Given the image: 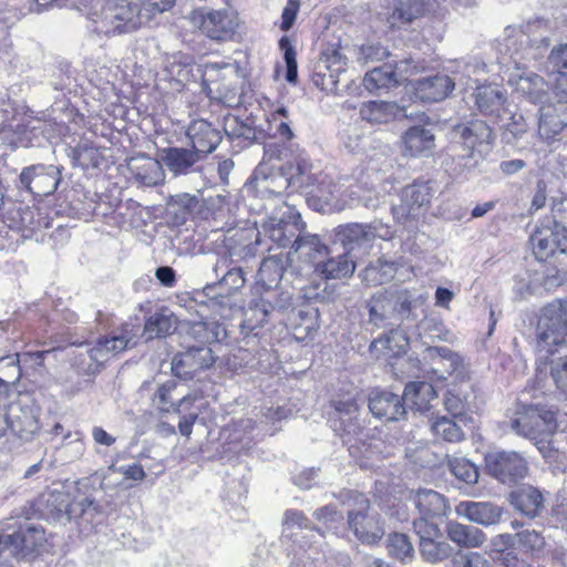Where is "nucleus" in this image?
Here are the masks:
<instances>
[{
    "label": "nucleus",
    "instance_id": "1",
    "mask_svg": "<svg viewBox=\"0 0 567 567\" xmlns=\"http://www.w3.org/2000/svg\"><path fill=\"white\" fill-rule=\"evenodd\" d=\"M567 425V414L554 406L518 401L509 416L511 429L534 442L544 457H551L556 449L551 437Z\"/></svg>",
    "mask_w": 567,
    "mask_h": 567
},
{
    "label": "nucleus",
    "instance_id": "2",
    "mask_svg": "<svg viewBox=\"0 0 567 567\" xmlns=\"http://www.w3.org/2000/svg\"><path fill=\"white\" fill-rule=\"evenodd\" d=\"M451 134L450 151L456 162L457 174L474 169L491 151L493 132L484 121L474 120L455 125Z\"/></svg>",
    "mask_w": 567,
    "mask_h": 567
},
{
    "label": "nucleus",
    "instance_id": "3",
    "mask_svg": "<svg viewBox=\"0 0 567 567\" xmlns=\"http://www.w3.org/2000/svg\"><path fill=\"white\" fill-rule=\"evenodd\" d=\"M87 25L96 34L114 35L136 30L142 24L141 9L126 0L107 2L89 12Z\"/></svg>",
    "mask_w": 567,
    "mask_h": 567
},
{
    "label": "nucleus",
    "instance_id": "4",
    "mask_svg": "<svg viewBox=\"0 0 567 567\" xmlns=\"http://www.w3.org/2000/svg\"><path fill=\"white\" fill-rule=\"evenodd\" d=\"M370 322L378 328L400 327L412 318V295L406 289L383 290L369 301Z\"/></svg>",
    "mask_w": 567,
    "mask_h": 567
},
{
    "label": "nucleus",
    "instance_id": "5",
    "mask_svg": "<svg viewBox=\"0 0 567 567\" xmlns=\"http://www.w3.org/2000/svg\"><path fill=\"white\" fill-rule=\"evenodd\" d=\"M377 237L382 239L391 237L389 228L381 221L350 223L336 228V239L343 246L344 252L354 260L370 252Z\"/></svg>",
    "mask_w": 567,
    "mask_h": 567
},
{
    "label": "nucleus",
    "instance_id": "6",
    "mask_svg": "<svg viewBox=\"0 0 567 567\" xmlns=\"http://www.w3.org/2000/svg\"><path fill=\"white\" fill-rule=\"evenodd\" d=\"M567 337V301L554 300L542 310L537 324L538 347L554 352L553 347L560 346Z\"/></svg>",
    "mask_w": 567,
    "mask_h": 567
},
{
    "label": "nucleus",
    "instance_id": "7",
    "mask_svg": "<svg viewBox=\"0 0 567 567\" xmlns=\"http://www.w3.org/2000/svg\"><path fill=\"white\" fill-rule=\"evenodd\" d=\"M486 472L508 486L518 485L528 473L525 457L516 451L495 450L485 455Z\"/></svg>",
    "mask_w": 567,
    "mask_h": 567
},
{
    "label": "nucleus",
    "instance_id": "8",
    "mask_svg": "<svg viewBox=\"0 0 567 567\" xmlns=\"http://www.w3.org/2000/svg\"><path fill=\"white\" fill-rule=\"evenodd\" d=\"M190 21L204 35L218 42L231 40L238 28L237 14L230 9L194 10Z\"/></svg>",
    "mask_w": 567,
    "mask_h": 567
},
{
    "label": "nucleus",
    "instance_id": "9",
    "mask_svg": "<svg viewBox=\"0 0 567 567\" xmlns=\"http://www.w3.org/2000/svg\"><path fill=\"white\" fill-rule=\"evenodd\" d=\"M265 234L279 247H292L295 241L306 233L301 215L292 207L286 206L282 214L272 216L264 225Z\"/></svg>",
    "mask_w": 567,
    "mask_h": 567
},
{
    "label": "nucleus",
    "instance_id": "10",
    "mask_svg": "<svg viewBox=\"0 0 567 567\" xmlns=\"http://www.w3.org/2000/svg\"><path fill=\"white\" fill-rule=\"evenodd\" d=\"M421 70H423V65L420 62H415L412 58L403 59L396 61L394 65L374 68L365 74L363 84L369 91L388 89L405 81L410 75L416 74Z\"/></svg>",
    "mask_w": 567,
    "mask_h": 567
},
{
    "label": "nucleus",
    "instance_id": "11",
    "mask_svg": "<svg viewBox=\"0 0 567 567\" xmlns=\"http://www.w3.org/2000/svg\"><path fill=\"white\" fill-rule=\"evenodd\" d=\"M433 196L429 182H415L401 192V202L393 206L394 217L403 223L423 215Z\"/></svg>",
    "mask_w": 567,
    "mask_h": 567
},
{
    "label": "nucleus",
    "instance_id": "12",
    "mask_svg": "<svg viewBox=\"0 0 567 567\" xmlns=\"http://www.w3.org/2000/svg\"><path fill=\"white\" fill-rule=\"evenodd\" d=\"M533 252L537 260L567 257V230L563 226L542 227L530 237Z\"/></svg>",
    "mask_w": 567,
    "mask_h": 567
},
{
    "label": "nucleus",
    "instance_id": "13",
    "mask_svg": "<svg viewBox=\"0 0 567 567\" xmlns=\"http://www.w3.org/2000/svg\"><path fill=\"white\" fill-rule=\"evenodd\" d=\"M333 413L329 421L334 432L339 433L341 439L363 434V425L360 421V409L355 398L333 399L331 401Z\"/></svg>",
    "mask_w": 567,
    "mask_h": 567
},
{
    "label": "nucleus",
    "instance_id": "14",
    "mask_svg": "<svg viewBox=\"0 0 567 567\" xmlns=\"http://www.w3.org/2000/svg\"><path fill=\"white\" fill-rule=\"evenodd\" d=\"M215 362L213 351L207 346H189L177 353L172 361V371L179 379H193L204 369L210 368Z\"/></svg>",
    "mask_w": 567,
    "mask_h": 567
},
{
    "label": "nucleus",
    "instance_id": "15",
    "mask_svg": "<svg viewBox=\"0 0 567 567\" xmlns=\"http://www.w3.org/2000/svg\"><path fill=\"white\" fill-rule=\"evenodd\" d=\"M137 333L138 327L125 323L121 327L120 331L115 332L113 336L100 338L86 352L93 362L102 364L109 360L110 357L124 351L130 346H134V338Z\"/></svg>",
    "mask_w": 567,
    "mask_h": 567
},
{
    "label": "nucleus",
    "instance_id": "16",
    "mask_svg": "<svg viewBox=\"0 0 567 567\" xmlns=\"http://www.w3.org/2000/svg\"><path fill=\"white\" fill-rule=\"evenodd\" d=\"M61 181V172L54 165H31L24 167L20 174L21 185L30 193L48 196L54 193Z\"/></svg>",
    "mask_w": 567,
    "mask_h": 567
},
{
    "label": "nucleus",
    "instance_id": "17",
    "mask_svg": "<svg viewBox=\"0 0 567 567\" xmlns=\"http://www.w3.org/2000/svg\"><path fill=\"white\" fill-rule=\"evenodd\" d=\"M423 360L430 365L431 372L440 380L455 374H465L462 357L447 347H429L423 352Z\"/></svg>",
    "mask_w": 567,
    "mask_h": 567
},
{
    "label": "nucleus",
    "instance_id": "18",
    "mask_svg": "<svg viewBox=\"0 0 567 567\" xmlns=\"http://www.w3.org/2000/svg\"><path fill=\"white\" fill-rule=\"evenodd\" d=\"M12 533H9L11 551L28 556L35 553L45 543V533L42 526L28 520H13Z\"/></svg>",
    "mask_w": 567,
    "mask_h": 567
},
{
    "label": "nucleus",
    "instance_id": "19",
    "mask_svg": "<svg viewBox=\"0 0 567 567\" xmlns=\"http://www.w3.org/2000/svg\"><path fill=\"white\" fill-rule=\"evenodd\" d=\"M289 186H291L290 178L284 168L274 172L266 164H259L246 183V188L254 190L260 197L280 196Z\"/></svg>",
    "mask_w": 567,
    "mask_h": 567
},
{
    "label": "nucleus",
    "instance_id": "20",
    "mask_svg": "<svg viewBox=\"0 0 567 567\" xmlns=\"http://www.w3.org/2000/svg\"><path fill=\"white\" fill-rule=\"evenodd\" d=\"M342 441L348 446L350 455L358 462L361 468H373L382 458L381 447L383 443L380 440H370L364 427L363 434L350 435Z\"/></svg>",
    "mask_w": 567,
    "mask_h": 567
},
{
    "label": "nucleus",
    "instance_id": "21",
    "mask_svg": "<svg viewBox=\"0 0 567 567\" xmlns=\"http://www.w3.org/2000/svg\"><path fill=\"white\" fill-rule=\"evenodd\" d=\"M466 101L484 116L499 117L505 110L506 95L497 85L483 84L476 85Z\"/></svg>",
    "mask_w": 567,
    "mask_h": 567
},
{
    "label": "nucleus",
    "instance_id": "22",
    "mask_svg": "<svg viewBox=\"0 0 567 567\" xmlns=\"http://www.w3.org/2000/svg\"><path fill=\"white\" fill-rule=\"evenodd\" d=\"M504 54H507L517 69L525 66V62L536 59L530 47V38L523 27H508L505 29L503 40Z\"/></svg>",
    "mask_w": 567,
    "mask_h": 567
},
{
    "label": "nucleus",
    "instance_id": "23",
    "mask_svg": "<svg viewBox=\"0 0 567 567\" xmlns=\"http://www.w3.org/2000/svg\"><path fill=\"white\" fill-rule=\"evenodd\" d=\"M218 279L217 282L207 285L205 287L206 295L209 296L218 288L219 291L216 296L226 297L233 295L245 284L243 270L237 267H229V259L227 257L217 258L213 268Z\"/></svg>",
    "mask_w": 567,
    "mask_h": 567
},
{
    "label": "nucleus",
    "instance_id": "24",
    "mask_svg": "<svg viewBox=\"0 0 567 567\" xmlns=\"http://www.w3.org/2000/svg\"><path fill=\"white\" fill-rule=\"evenodd\" d=\"M329 248L323 244L318 235L305 233L302 237H299L292 245L291 250L288 252L287 259L290 261L296 258L311 267L313 270L320 262H323L322 258L327 255Z\"/></svg>",
    "mask_w": 567,
    "mask_h": 567
},
{
    "label": "nucleus",
    "instance_id": "25",
    "mask_svg": "<svg viewBox=\"0 0 567 567\" xmlns=\"http://www.w3.org/2000/svg\"><path fill=\"white\" fill-rule=\"evenodd\" d=\"M567 126V101L543 104L539 109L538 133L542 138L550 140Z\"/></svg>",
    "mask_w": 567,
    "mask_h": 567
},
{
    "label": "nucleus",
    "instance_id": "26",
    "mask_svg": "<svg viewBox=\"0 0 567 567\" xmlns=\"http://www.w3.org/2000/svg\"><path fill=\"white\" fill-rule=\"evenodd\" d=\"M186 135L192 143V148L199 153L202 158L215 151L221 141L219 130L213 127L205 120L193 121L187 128Z\"/></svg>",
    "mask_w": 567,
    "mask_h": 567
},
{
    "label": "nucleus",
    "instance_id": "27",
    "mask_svg": "<svg viewBox=\"0 0 567 567\" xmlns=\"http://www.w3.org/2000/svg\"><path fill=\"white\" fill-rule=\"evenodd\" d=\"M349 526L357 538L365 544H374L384 535L378 514L370 513L369 508L349 513Z\"/></svg>",
    "mask_w": 567,
    "mask_h": 567
},
{
    "label": "nucleus",
    "instance_id": "28",
    "mask_svg": "<svg viewBox=\"0 0 567 567\" xmlns=\"http://www.w3.org/2000/svg\"><path fill=\"white\" fill-rule=\"evenodd\" d=\"M128 169L134 179L146 187L157 186L165 179L163 163L145 154L132 157Z\"/></svg>",
    "mask_w": 567,
    "mask_h": 567
},
{
    "label": "nucleus",
    "instance_id": "29",
    "mask_svg": "<svg viewBox=\"0 0 567 567\" xmlns=\"http://www.w3.org/2000/svg\"><path fill=\"white\" fill-rule=\"evenodd\" d=\"M455 87V81L446 74H435L414 82V94L423 102H439L447 97Z\"/></svg>",
    "mask_w": 567,
    "mask_h": 567
},
{
    "label": "nucleus",
    "instance_id": "30",
    "mask_svg": "<svg viewBox=\"0 0 567 567\" xmlns=\"http://www.w3.org/2000/svg\"><path fill=\"white\" fill-rule=\"evenodd\" d=\"M369 410L378 419L398 421L405 414L403 395L386 391L373 393L369 400Z\"/></svg>",
    "mask_w": 567,
    "mask_h": 567
},
{
    "label": "nucleus",
    "instance_id": "31",
    "mask_svg": "<svg viewBox=\"0 0 567 567\" xmlns=\"http://www.w3.org/2000/svg\"><path fill=\"white\" fill-rule=\"evenodd\" d=\"M456 513L475 524L491 526L499 523L503 509L492 502H462Z\"/></svg>",
    "mask_w": 567,
    "mask_h": 567
},
{
    "label": "nucleus",
    "instance_id": "32",
    "mask_svg": "<svg viewBox=\"0 0 567 567\" xmlns=\"http://www.w3.org/2000/svg\"><path fill=\"white\" fill-rule=\"evenodd\" d=\"M202 159L193 148L166 147L162 151V163L177 175H187L196 171L195 165Z\"/></svg>",
    "mask_w": 567,
    "mask_h": 567
},
{
    "label": "nucleus",
    "instance_id": "33",
    "mask_svg": "<svg viewBox=\"0 0 567 567\" xmlns=\"http://www.w3.org/2000/svg\"><path fill=\"white\" fill-rule=\"evenodd\" d=\"M347 58L340 50L333 49L322 54L318 63V75L321 76L322 89L333 91L337 89L339 76L346 72Z\"/></svg>",
    "mask_w": 567,
    "mask_h": 567
},
{
    "label": "nucleus",
    "instance_id": "34",
    "mask_svg": "<svg viewBox=\"0 0 567 567\" xmlns=\"http://www.w3.org/2000/svg\"><path fill=\"white\" fill-rule=\"evenodd\" d=\"M322 259L323 262H320L313 272L326 280L342 279L350 277L354 272L355 260L346 252L331 256L330 250H328Z\"/></svg>",
    "mask_w": 567,
    "mask_h": 567
},
{
    "label": "nucleus",
    "instance_id": "35",
    "mask_svg": "<svg viewBox=\"0 0 567 567\" xmlns=\"http://www.w3.org/2000/svg\"><path fill=\"white\" fill-rule=\"evenodd\" d=\"M282 168L290 178V185L299 189H309L317 183V177L312 173V165L305 153L296 155Z\"/></svg>",
    "mask_w": 567,
    "mask_h": 567
},
{
    "label": "nucleus",
    "instance_id": "36",
    "mask_svg": "<svg viewBox=\"0 0 567 567\" xmlns=\"http://www.w3.org/2000/svg\"><path fill=\"white\" fill-rule=\"evenodd\" d=\"M287 256L275 255L265 258L258 270V281L267 289L277 288L282 279H287L292 271L285 267Z\"/></svg>",
    "mask_w": 567,
    "mask_h": 567
},
{
    "label": "nucleus",
    "instance_id": "37",
    "mask_svg": "<svg viewBox=\"0 0 567 567\" xmlns=\"http://www.w3.org/2000/svg\"><path fill=\"white\" fill-rule=\"evenodd\" d=\"M402 143L403 154L415 157L431 152L434 146V135L429 128L412 126L403 134Z\"/></svg>",
    "mask_w": 567,
    "mask_h": 567
},
{
    "label": "nucleus",
    "instance_id": "38",
    "mask_svg": "<svg viewBox=\"0 0 567 567\" xmlns=\"http://www.w3.org/2000/svg\"><path fill=\"white\" fill-rule=\"evenodd\" d=\"M445 532L451 542L463 548H477L486 540V535L480 528L455 520L446 524Z\"/></svg>",
    "mask_w": 567,
    "mask_h": 567
},
{
    "label": "nucleus",
    "instance_id": "39",
    "mask_svg": "<svg viewBox=\"0 0 567 567\" xmlns=\"http://www.w3.org/2000/svg\"><path fill=\"white\" fill-rule=\"evenodd\" d=\"M176 329V316L168 308H162L146 319L143 331L147 339H154L166 338Z\"/></svg>",
    "mask_w": 567,
    "mask_h": 567
},
{
    "label": "nucleus",
    "instance_id": "40",
    "mask_svg": "<svg viewBox=\"0 0 567 567\" xmlns=\"http://www.w3.org/2000/svg\"><path fill=\"white\" fill-rule=\"evenodd\" d=\"M403 110L395 102L369 101L360 107V116L362 120L381 124L388 123L402 114Z\"/></svg>",
    "mask_w": 567,
    "mask_h": 567
},
{
    "label": "nucleus",
    "instance_id": "41",
    "mask_svg": "<svg viewBox=\"0 0 567 567\" xmlns=\"http://www.w3.org/2000/svg\"><path fill=\"white\" fill-rule=\"evenodd\" d=\"M436 398L434 386L425 381H413L405 385L403 392L404 406L417 411L426 410L432 400Z\"/></svg>",
    "mask_w": 567,
    "mask_h": 567
},
{
    "label": "nucleus",
    "instance_id": "42",
    "mask_svg": "<svg viewBox=\"0 0 567 567\" xmlns=\"http://www.w3.org/2000/svg\"><path fill=\"white\" fill-rule=\"evenodd\" d=\"M49 351L23 352L16 355H7L2 358V364L8 363L12 368L9 378L20 380L23 373L35 370L43 365L44 355Z\"/></svg>",
    "mask_w": 567,
    "mask_h": 567
},
{
    "label": "nucleus",
    "instance_id": "43",
    "mask_svg": "<svg viewBox=\"0 0 567 567\" xmlns=\"http://www.w3.org/2000/svg\"><path fill=\"white\" fill-rule=\"evenodd\" d=\"M167 206L169 213L174 215L175 221L184 224L188 217L198 212L200 207V199L196 195L181 193L171 196Z\"/></svg>",
    "mask_w": 567,
    "mask_h": 567
},
{
    "label": "nucleus",
    "instance_id": "44",
    "mask_svg": "<svg viewBox=\"0 0 567 567\" xmlns=\"http://www.w3.org/2000/svg\"><path fill=\"white\" fill-rule=\"evenodd\" d=\"M38 421L30 414L16 416L0 413V437L6 433L7 429H11L20 439L28 440L38 431Z\"/></svg>",
    "mask_w": 567,
    "mask_h": 567
},
{
    "label": "nucleus",
    "instance_id": "45",
    "mask_svg": "<svg viewBox=\"0 0 567 567\" xmlns=\"http://www.w3.org/2000/svg\"><path fill=\"white\" fill-rule=\"evenodd\" d=\"M229 75H234L231 64L208 62L204 64L202 71L203 85L209 90V92H213L212 86H215L216 92L223 93V91L226 90L225 81Z\"/></svg>",
    "mask_w": 567,
    "mask_h": 567
},
{
    "label": "nucleus",
    "instance_id": "46",
    "mask_svg": "<svg viewBox=\"0 0 567 567\" xmlns=\"http://www.w3.org/2000/svg\"><path fill=\"white\" fill-rule=\"evenodd\" d=\"M395 261L379 258L371 262L362 272L363 281L369 286H380L392 280L396 274Z\"/></svg>",
    "mask_w": 567,
    "mask_h": 567
},
{
    "label": "nucleus",
    "instance_id": "47",
    "mask_svg": "<svg viewBox=\"0 0 567 567\" xmlns=\"http://www.w3.org/2000/svg\"><path fill=\"white\" fill-rule=\"evenodd\" d=\"M548 85L545 80L536 73L519 75L516 81V90L526 95L533 103H544L547 96Z\"/></svg>",
    "mask_w": 567,
    "mask_h": 567
},
{
    "label": "nucleus",
    "instance_id": "48",
    "mask_svg": "<svg viewBox=\"0 0 567 567\" xmlns=\"http://www.w3.org/2000/svg\"><path fill=\"white\" fill-rule=\"evenodd\" d=\"M485 63L478 59H473L467 62L460 61L456 63L455 70H453L454 76L452 80L455 81V85L458 84L464 90L472 89L473 84L478 85V79H473V75L485 72Z\"/></svg>",
    "mask_w": 567,
    "mask_h": 567
},
{
    "label": "nucleus",
    "instance_id": "49",
    "mask_svg": "<svg viewBox=\"0 0 567 567\" xmlns=\"http://www.w3.org/2000/svg\"><path fill=\"white\" fill-rule=\"evenodd\" d=\"M176 389V383L174 381H167L162 384L153 396V404L161 412L168 413L171 411L179 412V409L185 403H192L194 401L193 398L188 395H184L178 399L177 402L172 401V392Z\"/></svg>",
    "mask_w": 567,
    "mask_h": 567
},
{
    "label": "nucleus",
    "instance_id": "50",
    "mask_svg": "<svg viewBox=\"0 0 567 567\" xmlns=\"http://www.w3.org/2000/svg\"><path fill=\"white\" fill-rule=\"evenodd\" d=\"M515 543L516 550L529 556L540 555L546 545L545 537L534 529H524L516 533Z\"/></svg>",
    "mask_w": 567,
    "mask_h": 567
},
{
    "label": "nucleus",
    "instance_id": "51",
    "mask_svg": "<svg viewBox=\"0 0 567 567\" xmlns=\"http://www.w3.org/2000/svg\"><path fill=\"white\" fill-rule=\"evenodd\" d=\"M390 331L384 337L379 338L375 341V344H380L383 349L386 350V353L390 357H396L402 353H405L409 349V338L405 332L398 327L389 328Z\"/></svg>",
    "mask_w": 567,
    "mask_h": 567
},
{
    "label": "nucleus",
    "instance_id": "52",
    "mask_svg": "<svg viewBox=\"0 0 567 567\" xmlns=\"http://www.w3.org/2000/svg\"><path fill=\"white\" fill-rule=\"evenodd\" d=\"M224 131L230 138H243L248 144L257 140V130L235 115L225 117Z\"/></svg>",
    "mask_w": 567,
    "mask_h": 567
},
{
    "label": "nucleus",
    "instance_id": "53",
    "mask_svg": "<svg viewBox=\"0 0 567 567\" xmlns=\"http://www.w3.org/2000/svg\"><path fill=\"white\" fill-rule=\"evenodd\" d=\"M85 503L91 505L89 498L78 502L76 498H54L51 506L54 509V518L59 520H71L72 518L84 513Z\"/></svg>",
    "mask_w": 567,
    "mask_h": 567
},
{
    "label": "nucleus",
    "instance_id": "54",
    "mask_svg": "<svg viewBox=\"0 0 567 567\" xmlns=\"http://www.w3.org/2000/svg\"><path fill=\"white\" fill-rule=\"evenodd\" d=\"M270 303V296H262L258 301H256L254 307H250L249 312L246 313L247 318L243 323V328L254 331L257 327L262 326L272 312Z\"/></svg>",
    "mask_w": 567,
    "mask_h": 567
},
{
    "label": "nucleus",
    "instance_id": "55",
    "mask_svg": "<svg viewBox=\"0 0 567 567\" xmlns=\"http://www.w3.org/2000/svg\"><path fill=\"white\" fill-rule=\"evenodd\" d=\"M420 551L422 557L431 563L442 561L447 559L452 553V546L440 538L420 542Z\"/></svg>",
    "mask_w": 567,
    "mask_h": 567
},
{
    "label": "nucleus",
    "instance_id": "56",
    "mask_svg": "<svg viewBox=\"0 0 567 567\" xmlns=\"http://www.w3.org/2000/svg\"><path fill=\"white\" fill-rule=\"evenodd\" d=\"M431 431L436 437L451 443H457L464 439L462 429L446 416H441L433 421Z\"/></svg>",
    "mask_w": 567,
    "mask_h": 567
},
{
    "label": "nucleus",
    "instance_id": "57",
    "mask_svg": "<svg viewBox=\"0 0 567 567\" xmlns=\"http://www.w3.org/2000/svg\"><path fill=\"white\" fill-rule=\"evenodd\" d=\"M386 548L389 555L400 561L412 558L414 554V548L409 536L401 533H394L388 537Z\"/></svg>",
    "mask_w": 567,
    "mask_h": 567
},
{
    "label": "nucleus",
    "instance_id": "58",
    "mask_svg": "<svg viewBox=\"0 0 567 567\" xmlns=\"http://www.w3.org/2000/svg\"><path fill=\"white\" fill-rule=\"evenodd\" d=\"M423 0H394L393 18L410 23L423 14Z\"/></svg>",
    "mask_w": 567,
    "mask_h": 567
},
{
    "label": "nucleus",
    "instance_id": "59",
    "mask_svg": "<svg viewBox=\"0 0 567 567\" xmlns=\"http://www.w3.org/2000/svg\"><path fill=\"white\" fill-rule=\"evenodd\" d=\"M449 466L453 475L468 484H475L478 481V470L474 463L467 458L454 457L449 461Z\"/></svg>",
    "mask_w": 567,
    "mask_h": 567
},
{
    "label": "nucleus",
    "instance_id": "60",
    "mask_svg": "<svg viewBox=\"0 0 567 567\" xmlns=\"http://www.w3.org/2000/svg\"><path fill=\"white\" fill-rule=\"evenodd\" d=\"M421 516L426 518L446 515V498H411Z\"/></svg>",
    "mask_w": 567,
    "mask_h": 567
},
{
    "label": "nucleus",
    "instance_id": "61",
    "mask_svg": "<svg viewBox=\"0 0 567 567\" xmlns=\"http://www.w3.org/2000/svg\"><path fill=\"white\" fill-rule=\"evenodd\" d=\"M281 50H284V59L287 66L286 81L289 83H296L298 79V64L296 59V51L291 45L288 38L284 37L279 41Z\"/></svg>",
    "mask_w": 567,
    "mask_h": 567
},
{
    "label": "nucleus",
    "instance_id": "62",
    "mask_svg": "<svg viewBox=\"0 0 567 567\" xmlns=\"http://www.w3.org/2000/svg\"><path fill=\"white\" fill-rule=\"evenodd\" d=\"M369 138L370 136L358 126H350L342 135L344 146L352 153L363 151Z\"/></svg>",
    "mask_w": 567,
    "mask_h": 567
},
{
    "label": "nucleus",
    "instance_id": "63",
    "mask_svg": "<svg viewBox=\"0 0 567 567\" xmlns=\"http://www.w3.org/2000/svg\"><path fill=\"white\" fill-rule=\"evenodd\" d=\"M512 504L529 518L538 516L544 509L543 498H512Z\"/></svg>",
    "mask_w": 567,
    "mask_h": 567
},
{
    "label": "nucleus",
    "instance_id": "64",
    "mask_svg": "<svg viewBox=\"0 0 567 567\" xmlns=\"http://www.w3.org/2000/svg\"><path fill=\"white\" fill-rule=\"evenodd\" d=\"M550 374L557 388L567 391V355L551 362Z\"/></svg>",
    "mask_w": 567,
    "mask_h": 567
}]
</instances>
